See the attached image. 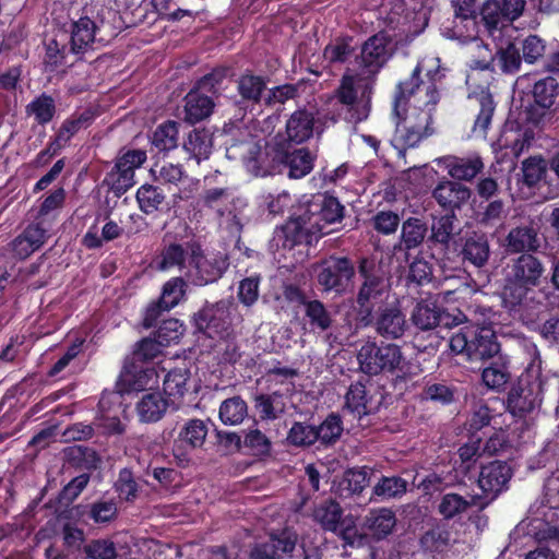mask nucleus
Segmentation results:
<instances>
[{
  "instance_id": "nucleus-1",
  "label": "nucleus",
  "mask_w": 559,
  "mask_h": 559,
  "mask_svg": "<svg viewBox=\"0 0 559 559\" xmlns=\"http://www.w3.org/2000/svg\"><path fill=\"white\" fill-rule=\"evenodd\" d=\"M392 38L385 31L368 37L355 56L358 71L343 74L335 91L340 104L355 111L357 121L366 119L371 109V99L378 74L392 58Z\"/></svg>"
},
{
  "instance_id": "nucleus-26",
  "label": "nucleus",
  "mask_w": 559,
  "mask_h": 559,
  "mask_svg": "<svg viewBox=\"0 0 559 559\" xmlns=\"http://www.w3.org/2000/svg\"><path fill=\"white\" fill-rule=\"evenodd\" d=\"M156 377L157 373L153 367H145L131 359H127L118 378L117 389L123 394L143 391L151 385V382Z\"/></svg>"
},
{
  "instance_id": "nucleus-19",
  "label": "nucleus",
  "mask_w": 559,
  "mask_h": 559,
  "mask_svg": "<svg viewBox=\"0 0 559 559\" xmlns=\"http://www.w3.org/2000/svg\"><path fill=\"white\" fill-rule=\"evenodd\" d=\"M455 251L463 265L481 269L487 265L491 250L488 235L480 230H466L455 240Z\"/></svg>"
},
{
  "instance_id": "nucleus-17",
  "label": "nucleus",
  "mask_w": 559,
  "mask_h": 559,
  "mask_svg": "<svg viewBox=\"0 0 559 559\" xmlns=\"http://www.w3.org/2000/svg\"><path fill=\"white\" fill-rule=\"evenodd\" d=\"M466 319L462 311L451 314L431 299H420L411 313V322L420 331H430L437 326L455 328Z\"/></svg>"
},
{
  "instance_id": "nucleus-52",
  "label": "nucleus",
  "mask_w": 559,
  "mask_h": 559,
  "mask_svg": "<svg viewBox=\"0 0 559 559\" xmlns=\"http://www.w3.org/2000/svg\"><path fill=\"white\" fill-rule=\"evenodd\" d=\"M283 394L274 391L270 394L259 393L254 395V408L262 420H275L285 411V404L282 401Z\"/></svg>"
},
{
  "instance_id": "nucleus-57",
  "label": "nucleus",
  "mask_w": 559,
  "mask_h": 559,
  "mask_svg": "<svg viewBox=\"0 0 559 559\" xmlns=\"http://www.w3.org/2000/svg\"><path fill=\"white\" fill-rule=\"evenodd\" d=\"M139 209L146 215H151L162 210L165 203V194L163 190L154 185H142L135 194Z\"/></svg>"
},
{
  "instance_id": "nucleus-43",
  "label": "nucleus",
  "mask_w": 559,
  "mask_h": 559,
  "mask_svg": "<svg viewBox=\"0 0 559 559\" xmlns=\"http://www.w3.org/2000/svg\"><path fill=\"white\" fill-rule=\"evenodd\" d=\"M170 405V401L164 399L159 392H148L138 402L136 411L141 421L156 423Z\"/></svg>"
},
{
  "instance_id": "nucleus-21",
  "label": "nucleus",
  "mask_w": 559,
  "mask_h": 559,
  "mask_svg": "<svg viewBox=\"0 0 559 559\" xmlns=\"http://www.w3.org/2000/svg\"><path fill=\"white\" fill-rule=\"evenodd\" d=\"M512 476L513 471L506 461L495 460L480 466L477 484L488 503L508 489Z\"/></svg>"
},
{
  "instance_id": "nucleus-44",
  "label": "nucleus",
  "mask_w": 559,
  "mask_h": 559,
  "mask_svg": "<svg viewBox=\"0 0 559 559\" xmlns=\"http://www.w3.org/2000/svg\"><path fill=\"white\" fill-rule=\"evenodd\" d=\"M313 519L322 530L336 533L344 519L343 509L337 501L328 499L314 508Z\"/></svg>"
},
{
  "instance_id": "nucleus-34",
  "label": "nucleus",
  "mask_w": 559,
  "mask_h": 559,
  "mask_svg": "<svg viewBox=\"0 0 559 559\" xmlns=\"http://www.w3.org/2000/svg\"><path fill=\"white\" fill-rule=\"evenodd\" d=\"M98 116V109L93 106H88L82 111H74L62 121L56 135L68 145L81 130L90 128Z\"/></svg>"
},
{
  "instance_id": "nucleus-48",
  "label": "nucleus",
  "mask_w": 559,
  "mask_h": 559,
  "mask_svg": "<svg viewBox=\"0 0 559 559\" xmlns=\"http://www.w3.org/2000/svg\"><path fill=\"white\" fill-rule=\"evenodd\" d=\"M25 111L28 116L34 117L37 124L46 126L53 120L57 114L56 100L51 95L41 93L26 105Z\"/></svg>"
},
{
  "instance_id": "nucleus-6",
  "label": "nucleus",
  "mask_w": 559,
  "mask_h": 559,
  "mask_svg": "<svg viewBox=\"0 0 559 559\" xmlns=\"http://www.w3.org/2000/svg\"><path fill=\"white\" fill-rule=\"evenodd\" d=\"M420 61L414 68L409 78L399 82L395 87V111L400 115L405 105L412 99L416 107H432L439 103L440 94L437 82L444 74L441 72L439 59Z\"/></svg>"
},
{
  "instance_id": "nucleus-8",
  "label": "nucleus",
  "mask_w": 559,
  "mask_h": 559,
  "mask_svg": "<svg viewBox=\"0 0 559 559\" xmlns=\"http://www.w3.org/2000/svg\"><path fill=\"white\" fill-rule=\"evenodd\" d=\"M452 353L464 356L468 361L495 359L500 353V344L495 331L489 326L465 325L450 336Z\"/></svg>"
},
{
  "instance_id": "nucleus-64",
  "label": "nucleus",
  "mask_w": 559,
  "mask_h": 559,
  "mask_svg": "<svg viewBox=\"0 0 559 559\" xmlns=\"http://www.w3.org/2000/svg\"><path fill=\"white\" fill-rule=\"evenodd\" d=\"M188 288L187 281L181 276H175L164 283L159 300L165 304L166 309H174L183 300Z\"/></svg>"
},
{
  "instance_id": "nucleus-25",
  "label": "nucleus",
  "mask_w": 559,
  "mask_h": 559,
  "mask_svg": "<svg viewBox=\"0 0 559 559\" xmlns=\"http://www.w3.org/2000/svg\"><path fill=\"white\" fill-rule=\"evenodd\" d=\"M523 59L515 38L508 39L497 46L490 61L481 66L483 70L501 72L503 74H515L521 70Z\"/></svg>"
},
{
  "instance_id": "nucleus-41",
  "label": "nucleus",
  "mask_w": 559,
  "mask_h": 559,
  "mask_svg": "<svg viewBox=\"0 0 559 559\" xmlns=\"http://www.w3.org/2000/svg\"><path fill=\"white\" fill-rule=\"evenodd\" d=\"M306 322L312 332L323 333L332 330L335 323L333 313L319 299H310L304 308Z\"/></svg>"
},
{
  "instance_id": "nucleus-14",
  "label": "nucleus",
  "mask_w": 559,
  "mask_h": 559,
  "mask_svg": "<svg viewBox=\"0 0 559 559\" xmlns=\"http://www.w3.org/2000/svg\"><path fill=\"white\" fill-rule=\"evenodd\" d=\"M302 206L297 202L286 223L275 231L277 246L292 250L296 246L312 247L321 239L320 233L312 228L307 215H302Z\"/></svg>"
},
{
  "instance_id": "nucleus-46",
  "label": "nucleus",
  "mask_w": 559,
  "mask_h": 559,
  "mask_svg": "<svg viewBox=\"0 0 559 559\" xmlns=\"http://www.w3.org/2000/svg\"><path fill=\"white\" fill-rule=\"evenodd\" d=\"M354 38L349 35L338 36L323 49V59L329 64H344L355 56Z\"/></svg>"
},
{
  "instance_id": "nucleus-22",
  "label": "nucleus",
  "mask_w": 559,
  "mask_h": 559,
  "mask_svg": "<svg viewBox=\"0 0 559 559\" xmlns=\"http://www.w3.org/2000/svg\"><path fill=\"white\" fill-rule=\"evenodd\" d=\"M383 402V394L376 388H369L360 381L352 383L345 394L346 408L358 417L374 414L380 409Z\"/></svg>"
},
{
  "instance_id": "nucleus-42",
  "label": "nucleus",
  "mask_w": 559,
  "mask_h": 559,
  "mask_svg": "<svg viewBox=\"0 0 559 559\" xmlns=\"http://www.w3.org/2000/svg\"><path fill=\"white\" fill-rule=\"evenodd\" d=\"M481 437L469 436L468 442L461 445L457 450L460 462L455 461L454 469L456 475L468 476L471 479L475 476L472 471L476 472V461L481 453Z\"/></svg>"
},
{
  "instance_id": "nucleus-31",
  "label": "nucleus",
  "mask_w": 559,
  "mask_h": 559,
  "mask_svg": "<svg viewBox=\"0 0 559 559\" xmlns=\"http://www.w3.org/2000/svg\"><path fill=\"white\" fill-rule=\"evenodd\" d=\"M452 532L448 522L435 521L419 537V547L425 554L440 555L447 552L452 545Z\"/></svg>"
},
{
  "instance_id": "nucleus-5",
  "label": "nucleus",
  "mask_w": 559,
  "mask_h": 559,
  "mask_svg": "<svg viewBox=\"0 0 559 559\" xmlns=\"http://www.w3.org/2000/svg\"><path fill=\"white\" fill-rule=\"evenodd\" d=\"M358 275L361 283L355 298L356 324L358 328H369L373 320L372 313L391 302L395 295L391 294L390 278L374 260L361 258Z\"/></svg>"
},
{
  "instance_id": "nucleus-38",
  "label": "nucleus",
  "mask_w": 559,
  "mask_h": 559,
  "mask_svg": "<svg viewBox=\"0 0 559 559\" xmlns=\"http://www.w3.org/2000/svg\"><path fill=\"white\" fill-rule=\"evenodd\" d=\"M472 506L478 507L480 510L488 506V501H484L483 497L473 496L469 500L455 492H448L441 497L438 506V512L443 516V521L451 520L456 515L467 511Z\"/></svg>"
},
{
  "instance_id": "nucleus-35",
  "label": "nucleus",
  "mask_w": 559,
  "mask_h": 559,
  "mask_svg": "<svg viewBox=\"0 0 559 559\" xmlns=\"http://www.w3.org/2000/svg\"><path fill=\"white\" fill-rule=\"evenodd\" d=\"M480 24L488 36L496 38L503 28L513 24L496 0H485L479 8Z\"/></svg>"
},
{
  "instance_id": "nucleus-63",
  "label": "nucleus",
  "mask_w": 559,
  "mask_h": 559,
  "mask_svg": "<svg viewBox=\"0 0 559 559\" xmlns=\"http://www.w3.org/2000/svg\"><path fill=\"white\" fill-rule=\"evenodd\" d=\"M248 405L241 396L225 400L219 407V419L225 425H238L247 416Z\"/></svg>"
},
{
  "instance_id": "nucleus-50",
  "label": "nucleus",
  "mask_w": 559,
  "mask_h": 559,
  "mask_svg": "<svg viewBox=\"0 0 559 559\" xmlns=\"http://www.w3.org/2000/svg\"><path fill=\"white\" fill-rule=\"evenodd\" d=\"M212 134L205 128L193 129L183 142V148L198 162L207 159L212 153Z\"/></svg>"
},
{
  "instance_id": "nucleus-32",
  "label": "nucleus",
  "mask_w": 559,
  "mask_h": 559,
  "mask_svg": "<svg viewBox=\"0 0 559 559\" xmlns=\"http://www.w3.org/2000/svg\"><path fill=\"white\" fill-rule=\"evenodd\" d=\"M539 247L538 231L533 225L511 228L504 240V250L508 254L533 253Z\"/></svg>"
},
{
  "instance_id": "nucleus-58",
  "label": "nucleus",
  "mask_w": 559,
  "mask_h": 559,
  "mask_svg": "<svg viewBox=\"0 0 559 559\" xmlns=\"http://www.w3.org/2000/svg\"><path fill=\"white\" fill-rule=\"evenodd\" d=\"M207 436V426L201 419L194 418L188 420L178 436L180 442L186 449L201 448Z\"/></svg>"
},
{
  "instance_id": "nucleus-49",
  "label": "nucleus",
  "mask_w": 559,
  "mask_h": 559,
  "mask_svg": "<svg viewBox=\"0 0 559 559\" xmlns=\"http://www.w3.org/2000/svg\"><path fill=\"white\" fill-rule=\"evenodd\" d=\"M179 123L167 120L160 123L151 136L152 148L157 153L169 152L178 146Z\"/></svg>"
},
{
  "instance_id": "nucleus-4",
  "label": "nucleus",
  "mask_w": 559,
  "mask_h": 559,
  "mask_svg": "<svg viewBox=\"0 0 559 559\" xmlns=\"http://www.w3.org/2000/svg\"><path fill=\"white\" fill-rule=\"evenodd\" d=\"M76 17L70 19L64 29L69 34V53L76 61H84L85 56L95 52L119 33L116 22L118 12L100 1L85 3Z\"/></svg>"
},
{
  "instance_id": "nucleus-45",
  "label": "nucleus",
  "mask_w": 559,
  "mask_h": 559,
  "mask_svg": "<svg viewBox=\"0 0 559 559\" xmlns=\"http://www.w3.org/2000/svg\"><path fill=\"white\" fill-rule=\"evenodd\" d=\"M510 378L509 364L500 355L497 359L492 360L489 366L485 367L481 372V379L485 385L497 392H501L506 389Z\"/></svg>"
},
{
  "instance_id": "nucleus-30",
  "label": "nucleus",
  "mask_w": 559,
  "mask_h": 559,
  "mask_svg": "<svg viewBox=\"0 0 559 559\" xmlns=\"http://www.w3.org/2000/svg\"><path fill=\"white\" fill-rule=\"evenodd\" d=\"M267 76L253 73L246 70L237 80V93L241 103L246 107L264 106V99L267 92Z\"/></svg>"
},
{
  "instance_id": "nucleus-27",
  "label": "nucleus",
  "mask_w": 559,
  "mask_h": 559,
  "mask_svg": "<svg viewBox=\"0 0 559 559\" xmlns=\"http://www.w3.org/2000/svg\"><path fill=\"white\" fill-rule=\"evenodd\" d=\"M472 190L462 182L443 177L432 190L437 203L450 213L460 210L471 198Z\"/></svg>"
},
{
  "instance_id": "nucleus-15",
  "label": "nucleus",
  "mask_w": 559,
  "mask_h": 559,
  "mask_svg": "<svg viewBox=\"0 0 559 559\" xmlns=\"http://www.w3.org/2000/svg\"><path fill=\"white\" fill-rule=\"evenodd\" d=\"M543 383L530 372L522 373L507 395V409L513 416L523 417L542 403Z\"/></svg>"
},
{
  "instance_id": "nucleus-51",
  "label": "nucleus",
  "mask_w": 559,
  "mask_h": 559,
  "mask_svg": "<svg viewBox=\"0 0 559 559\" xmlns=\"http://www.w3.org/2000/svg\"><path fill=\"white\" fill-rule=\"evenodd\" d=\"M69 465L76 469L92 472L98 468L100 457L98 453L88 447L73 445L64 450Z\"/></svg>"
},
{
  "instance_id": "nucleus-36",
  "label": "nucleus",
  "mask_w": 559,
  "mask_h": 559,
  "mask_svg": "<svg viewBox=\"0 0 559 559\" xmlns=\"http://www.w3.org/2000/svg\"><path fill=\"white\" fill-rule=\"evenodd\" d=\"M213 97L192 87L185 97V121L194 124L210 117L214 109Z\"/></svg>"
},
{
  "instance_id": "nucleus-54",
  "label": "nucleus",
  "mask_w": 559,
  "mask_h": 559,
  "mask_svg": "<svg viewBox=\"0 0 559 559\" xmlns=\"http://www.w3.org/2000/svg\"><path fill=\"white\" fill-rule=\"evenodd\" d=\"M475 98L479 105V111L476 116L473 131L486 135L492 120L496 103L488 88L476 93Z\"/></svg>"
},
{
  "instance_id": "nucleus-53",
  "label": "nucleus",
  "mask_w": 559,
  "mask_h": 559,
  "mask_svg": "<svg viewBox=\"0 0 559 559\" xmlns=\"http://www.w3.org/2000/svg\"><path fill=\"white\" fill-rule=\"evenodd\" d=\"M455 221V213H447L435 217L430 228L431 233L427 237V243L429 246L440 245L441 247H448L454 234Z\"/></svg>"
},
{
  "instance_id": "nucleus-33",
  "label": "nucleus",
  "mask_w": 559,
  "mask_h": 559,
  "mask_svg": "<svg viewBox=\"0 0 559 559\" xmlns=\"http://www.w3.org/2000/svg\"><path fill=\"white\" fill-rule=\"evenodd\" d=\"M193 242H169L163 246L159 254L153 260L151 265L160 272H167L174 269L182 271L187 266V260L190 261V248Z\"/></svg>"
},
{
  "instance_id": "nucleus-16",
  "label": "nucleus",
  "mask_w": 559,
  "mask_h": 559,
  "mask_svg": "<svg viewBox=\"0 0 559 559\" xmlns=\"http://www.w3.org/2000/svg\"><path fill=\"white\" fill-rule=\"evenodd\" d=\"M146 160V152L143 150H128L117 157L112 169L106 174L103 185L120 198L135 183L134 170Z\"/></svg>"
},
{
  "instance_id": "nucleus-3",
  "label": "nucleus",
  "mask_w": 559,
  "mask_h": 559,
  "mask_svg": "<svg viewBox=\"0 0 559 559\" xmlns=\"http://www.w3.org/2000/svg\"><path fill=\"white\" fill-rule=\"evenodd\" d=\"M281 136H270L264 145L251 143L243 157L247 169L254 176L286 175L289 179H301L314 167L316 156L307 147L285 146Z\"/></svg>"
},
{
  "instance_id": "nucleus-39",
  "label": "nucleus",
  "mask_w": 559,
  "mask_h": 559,
  "mask_svg": "<svg viewBox=\"0 0 559 559\" xmlns=\"http://www.w3.org/2000/svg\"><path fill=\"white\" fill-rule=\"evenodd\" d=\"M507 214L506 202L499 198L479 201L474 211V218L479 226L493 228L503 223Z\"/></svg>"
},
{
  "instance_id": "nucleus-24",
  "label": "nucleus",
  "mask_w": 559,
  "mask_h": 559,
  "mask_svg": "<svg viewBox=\"0 0 559 559\" xmlns=\"http://www.w3.org/2000/svg\"><path fill=\"white\" fill-rule=\"evenodd\" d=\"M314 114L308 109L294 111L286 121L285 132H277L274 136H281L286 141L285 146L301 144L308 141L314 131Z\"/></svg>"
},
{
  "instance_id": "nucleus-18",
  "label": "nucleus",
  "mask_w": 559,
  "mask_h": 559,
  "mask_svg": "<svg viewBox=\"0 0 559 559\" xmlns=\"http://www.w3.org/2000/svg\"><path fill=\"white\" fill-rule=\"evenodd\" d=\"M190 248V266L194 270L193 284L205 286L217 282L229 266L228 257L217 253L211 258L204 254L200 243L193 242Z\"/></svg>"
},
{
  "instance_id": "nucleus-40",
  "label": "nucleus",
  "mask_w": 559,
  "mask_h": 559,
  "mask_svg": "<svg viewBox=\"0 0 559 559\" xmlns=\"http://www.w3.org/2000/svg\"><path fill=\"white\" fill-rule=\"evenodd\" d=\"M428 225L418 217H408L402 223L400 242L395 249L406 252L418 248L427 239Z\"/></svg>"
},
{
  "instance_id": "nucleus-11",
  "label": "nucleus",
  "mask_w": 559,
  "mask_h": 559,
  "mask_svg": "<svg viewBox=\"0 0 559 559\" xmlns=\"http://www.w3.org/2000/svg\"><path fill=\"white\" fill-rule=\"evenodd\" d=\"M318 285L324 293L344 294L356 270L352 259L345 255L331 254L318 261L313 265Z\"/></svg>"
},
{
  "instance_id": "nucleus-29",
  "label": "nucleus",
  "mask_w": 559,
  "mask_h": 559,
  "mask_svg": "<svg viewBox=\"0 0 559 559\" xmlns=\"http://www.w3.org/2000/svg\"><path fill=\"white\" fill-rule=\"evenodd\" d=\"M48 238V231L40 222L28 224L24 230L11 242L13 255L19 260H25L39 250Z\"/></svg>"
},
{
  "instance_id": "nucleus-10",
  "label": "nucleus",
  "mask_w": 559,
  "mask_h": 559,
  "mask_svg": "<svg viewBox=\"0 0 559 559\" xmlns=\"http://www.w3.org/2000/svg\"><path fill=\"white\" fill-rule=\"evenodd\" d=\"M357 361L362 373L377 376L402 370L404 356L396 344L367 341L357 352Z\"/></svg>"
},
{
  "instance_id": "nucleus-60",
  "label": "nucleus",
  "mask_w": 559,
  "mask_h": 559,
  "mask_svg": "<svg viewBox=\"0 0 559 559\" xmlns=\"http://www.w3.org/2000/svg\"><path fill=\"white\" fill-rule=\"evenodd\" d=\"M231 69L227 66H218L211 70L202 78H200L193 85L203 93H209L210 96H218L223 90V84L227 76L230 74Z\"/></svg>"
},
{
  "instance_id": "nucleus-13",
  "label": "nucleus",
  "mask_w": 559,
  "mask_h": 559,
  "mask_svg": "<svg viewBox=\"0 0 559 559\" xmlns=\"http://www.w3.org/2000/svg\"><path fill=\"white\" fill-rule=\"evenodd\" d=\"M287 554H293L292 558L322 559L318 547H306L305 544L297 547V535L286 530L271 535L265 543L257 544L250 551V559H282Z\"/></svg>"
},
{
  "instance_id": "nucleus-12",
  "label": "nucleus",
  "mask_w": 559,
  "mask_h": 559,
  "mask_svg": "<svg viewBox=\"0 0 559 559\" xmlns=\"http://www.w3.org/2000/svg\"><path fill=\"white\" fill-rule=\"evenodd\" d=\"M302 206V215H307L312 228L320 233L321 238L332 230H324L326 226L341 223L345 215V207L336 197L328 193L304 195L298 200Z\"/></svg>"
},
{
  "instance_id": "nucleus-23",
  "label": "nucleus",
  "mask_w": 559,
  "mask_h": 559,
  "mask_svg": "<svg viewBox=\"0 0 559 559\" xmlns=\"http://www.w3.org/2000/svg\"><path fill=\"white\" fill-rule=\"evenodd\" d=\"M438 166L443 167L448 175L457 182L472 181L484 169L483 158L478 154L468 156L445 155L436 159Z\"/></svg>"
},
{
  "instance_id": "nucleus-55",
  "label": "nucleus",
  "mask_w": 559,
  "mask_h": 559,
  "mask_svg": "<svg viewBox=\"0 0 559 559\" xmlns=\"http://www.w3.org/2000/svg\"><path fill=\"white\" fill-rule=\"evenodd\" d=\"M317 441L324 448L334 445L344 430L343 420L338 413H330L324 420L316 426Z\"/></svg>"
},
{
  "instance_id": "nucleus-47",
  "label": "nucleus",
  "mask_w": 559,
  "mask_h": 559,
  "mask_svg": "<svg viewBox=\"0 0 559 559\" xmlns=\"http://www.w3.org/2000/svg\"><path fill=\"white\" fill-rule=\"evenodd\" d=\"M457 388L447 381L427 382L424 386L420 399L435 405L448 406L455 402Z\"/></svg>"
},
{
  "instance_id": "nucleus-59",
  "label": "nucleus",
  "mask_w": 559,
  "mask_h": 559,
  "mask_svg": "<svg viewBox=\"0 0 559 559\" xmlns=\"http://www.w3.org/2000/svg\"><path fill=\"white\" fill-rule=\"evenodd\" d=\"M515 40L520 46V51L522 52L521 56L524 62L535 64L544 59L547 44L540 36L530 34L525 37L518 36L515 37Z\"/></svg>"
},
{
  "instance_id": "nucleus-56",
  "label": "nucleus",
  "mask_w": 559,
  "mask_h": 559,
  "mask_svg": "<svg viewBox=\"0 0 559 559\" xmlns=\"http://www.w3.org/2000/svg\"><path fill=\"white\" fill-rule=\"evenodd\" d=\"M549 160L540 155L530 156L522 162V182L528 188H535L546 178Z\"/></svg>"
},
{
  "instance_id": "nucleus-28",
  "label": "nucleus",
  "mask_w": 559,
  "mask_h": 559,
  "mask_svg": "<svg viewBox=\"0 0 559 559\" xmlns=\"http://www.w3.org/2000/svg\"><path fill=\"white\" fill-rule=\"evenodd\" d=\"M395 512L389 508L370 509L362 519L361 531L376 542L385 539L396 526Z\"/></svg>"
},
{
  "instance_id": "nucleus-61",
  "label": "nucleus",
  "mask_w": 559,
  "mask_h": 559,
  "mask_svg": "<svg viewBox=\"0 0 559 559\" xmlns=\"http://www.w3.org/2000/svg\"><path fill=\"white\" fill-rule=\"evenodd\" d=\"M533 100L542 107L552 108L559 97V82L552 76H546L536 81L532 90Z\"/></svg>"
},
{
  "instance_id": "nucleus-20",
  "label": "nucleus",
  "mask_w": 559,
  "mask_h": 559,
  "mask_svg": "<svg viewBox=\"0 0 559 559\" xmlns=\"http://www.w3.org/2000/svg\"><path fill=\"white\" fill-rule=\"evenodd\" d=\"M372 319L369 326H372L384 338H401L408 328L406 316L397 297H392L391 302L373 312Z\"/></svg>"
},
{
  "instance_id": "nucleus-2",
  "label": "nucleus",
  "mask_w": 559,
  "mask_h": 559,
  "mask_svg": "<svg viewBox=\"0 0 559 559\" xmlns=\"http://www.w3.org/2000/svg\"><path fill=\"white\" fill-rule=\"evenodd\" d=\"M543 261L533 253L511 259L504 276L501 300L510 316L523 323H534L542 313V300L554 296L540 286L545 274Z\"/></svg>"
},
{
  "instance_id": "nucleus-37",
  "label": "nucleus",
  "mask_w": 559,
  "mask_h": 559,
  "mask_svg": "<svg viewBox=\"0 0 559 559\" xmlns=\"http://www.w3.org/2000/svg\"><path fill=\"white\" fill-rule=\"evenodd\" d=\"M190 380L191 371L188 367H176L166 373L163 390L174 408L177 409L181 404L185 394L189 390Z\"/></svg>"
},
{
  "instance_id": "nucleus-9",
  "label": "nucleus",
  "mask_w": 559,
  "mask_h": 559,
  "mask_svg": "<svg viewBox=\"0 0 559 559\" xmlns=\"http://www.w3.org/2000/svg\"><path fill=\"white\" fill-rule=\"evenodd\" d=\"M233 297L223 298L215 302L205 301L190 318V324L195 332L212 340H227L234 333L231 307Z\"/></svg>"
},
{
  "instance_id": "nucleus-62",
  "label": "nucleus",
  "mask_w": 559,
  "mask_h": 559,
  "mask_svg": "<svg viewBox=\"0 0 559 559\" xmlns=\"http://www.w3.org/2000/svg\"><path fill=\"white\" fill-rule=\"evenodd\" d=\"M317 436L316 425L294 421L287 432L286 441L292 447L307 449L318 442Z\"/></svg>"
},
{
  "instance_id": "nucleus-7",
  "label": "nucleus",
  "mask_w": 559,
  "mask_h": 559,
  "mask_svg": "<svg viewBox=\"0 0 559 559\" xmlns=\"http://www.w3.org/2000/svg\"><path fill=\"white\" fill-rule=\"evenodd\" d=\"M433 109L432 107H416V102H409L399 115L395 111V102L393 103V114L396 117L393 143L400 153L418 146L424 139L432 134L433 129L430 126Z\"/></svg>"
}]
</instances>
